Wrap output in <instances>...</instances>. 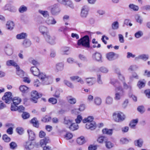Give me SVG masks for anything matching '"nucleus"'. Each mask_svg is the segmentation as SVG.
<instances>
[{
	"mask_svg": "<svg viewBox=\"0 0 150 150\" xmlns=\"http://www.w3.org/2000/svg\"><path fill=\"white\" fill-rule=\"evenodd\" d=\"M107 138L103 136H100L99 137L97 140V142L100 143H102L103 142L105 143L107 142Z\"/></svg>",
	"mask_w": 150,
	"mask_h": 150,
	"instance_id": "nucleus-32",
	"label": "nucleus"
},
{
	"mask_svg": "<svg viewBox=\"0 0 150 150\" xmlns=\"http://www.w3.org/2000/svg\"><path fill=\"white\" fill-rule=\"evenodd\" d=\"M144 93L148 98H150V89L145 90Z\"/></svg>",
	"mask_w": 150,
	"mask_h": 150,
	"instance_id": "nucleus-64",
	"label": "nucleus"
},
{
	"mask_svg": "<svg viewBox=\"0 0 150 150\" xmlns=\"http://www.w3.org/2000/svg\"><path fill=\"white\" fill-rule=\"evenodd\" d=\"M139 79V76L138 74L134 72L132 74V75L130 76L129 81L132 82L134 80V79Z\"/></svg>",
	"mask_w": 150,
	"mask_h": 150,
	"instance_id": "nucleus-37",
	"label": "nucleus"
},
{
	"mask_svg": "<svg viewBox=\"0 0 150 150\" xmlns=\"http://www.w3.org/2000/svg\"><path fill=\"white\" fill-rule=\"evenodd\" d=\"M14 25V23L13 22L9 21L7 22L6 26L8 29L12 30L13 28Z\"/></svg>",
	"mask_w": 150,
	"mask_h": 150,
	"instance_id": "nucleus-30",
	"label": "nucleus"
},
{
	"mask_svg": "<svg viewBox=\"0 0 150 150\" xmlns=\"http://www.w3.org/2000/svg\"><path fill=\"white\" fill-rule=\"evenodd\" d=\"M45 22L48 25H54L57 23V21L53 17L50 16L47 19Z\"/></svg>",
	"mask_w": 150,
	"mask_h": 150,
	"instance_id": "nucleus-12",
	"label": "nucleus"
},
{
	"mask_svg": "<svg viewBox=\"0 0 150 150\" xmlns=\"http://www.w3.org/2000/svg\"><path fill=\"white\" fill-rule=\"evenodd\" d=\"M31 122L33 125L37 127H38L39 126V123L38 121L37 120V119L35 118H34L31 120Z\"/></svg>",
	"mask_w": 150,
	"mask_h": 150,
	"instance_id": "nucleus-44",
	"label": "nucleus"
},
{
	"mask_svg": "<svg viewBox=\"0 0 150 150\" xmlns=\"http://www.w3.org/2000/svg\"><path fill=\"white\" fill-rule=\"evenodd\" d=\"M113 101V100L112 98L108 96L106 98V103L108 105H110L112 103Z\"/></svg>",
	"mask_w": 150,
	"mask_h": 150,
	"instance_id": "nucleus-51",
	"label": "nucleus"
},
{
	"mask_svg": "<svg viewBox=\"0 0 150 150\" xmlns=\"http://www.w3.org/2000/svg\"><path fill=\"white\" fill-rule=\"evenodd\" d=\"M3 139L5 142H8L10 141L11 139L6 134H4L2 137Z\"/></svg>",
	"mask_w": 150,
	"mask_h": 150,
	"instance_id": "nucleus-54",
	"label": "nucleus"
},
{
	"mask_svg": "<svg viewBox=\"0 0 150 150\" xmlns=\"http://www.w3.org/2000/svg\"><path fill=\"white\" fill-rule=\"evenodd\" d=\"M24 150H30V149L33 147V142L31 141L26 142L24 144Z\"/></svg>",
	"mask_w": 150,
	"mask_h": 150,
	"instance_id": "nucleus-20",
	"label": "nucleus"
},
{
	"mask_svg": "<svg viewBox=\"0 0 150 150\" xmlns=\"http://www.w3.org/2000/svg\"><path fill=\"white\" fill-rule=\"evenodd\" d=\"M94 102L96 105H99L101 104L102 100L100 98L96 97L94 99Z\"/></svg>",
	"mask_w": 150,
	"mask_h": 150,
	"instance_id": "nucleus-43",
	"label": "nucleus"
},
{
	"mask_svg": "<svg viewBox=\"0 0 150 150\" xmlns=\"http://www.w3.org/2000/svg\"><path fill=\"white\" fill-rule=\"evenodd\" d=\"M129 7L131 9L134 11H137L139 9L138 6L133 4H130L129 5Z\"/></svg>",
	"mask_w": 150,
	"mask_h": 150,
	"instance_id": "nucleus-48",
	"label": "nucleus"
},
{
	"mask_svg": "<svg viewBox=\"0 0 150 150\" xmlns=\"http://www.w3.org/2000/svg\"><path fill=\"white\" fill-rule=\"evenodd\" d=\"M50 12L54 16L57 15L60 12V10L58 4H55L51 6Z\"/></svg>",
	"mask_w": 150,
	"mask_h": 150,
	"instance_id": "nucleus-6",
	"label": "nucleus"
},
{
	"mask_svg": "<svg viewBox=\"0 0 150 150\" xmlns=\"http://www.w3.org/2000/svg\"><path fill=\"white\" fill-rule=\"evenodd\" d=\"M138 111L141 113H143L145 112V109L143 106H140L137 108Z\"/></svg>",
	"mask_w": 150,
	"mask_h": 150,
	"instance_id": "nucleus-60",
	"label": "nucleus"
},
{
	"mask_svg": "<svg viewBox=\"0 0 150 150\" xmlns=\"http://www.w3.org/2000/svg\"><path fill=\"white\" fill-rule=\"evenodd\" d=\"M39 31L44 36L45 35L48 33L49 30L48 28L44 25H41L39 28Z\"/></svg>",
	"mask_w": 150,
	"mask_h": 150,
	"instance_id": "nucleus-13",
	"label": "nucleus"
},
{
	"mask_svg": "<svg viewBox=\"0 0 150 150\" xmlns=\"http://www.w3.org/2000/svg\"><path fill=\"white\" fill-rule=\"evenodd\" d=\"M115 55L118 56V55L113 52H111L107 53L106 55V57L109 60L112 61L114 59V57Z\"/></svg>",
	"mask_w": 150,
	"mask_h": 150,
	"instance_id": "nucleus-21",
	"label": "nucleus"
},
{
	"mask_svg": "<svg viewBox=\"0 0 150 150\" xmlns=\"http://www.w3.org/2000/svg\"><path fill=\"white\" fill-rule=\"evenodd\" d=\"M12 101L14 104L18 105L21 102V100L19 97H16L13 98Z\"/></svg>",
	"mask_w": 150,
	"mask_h": 150,
	"instance_id": "nucleus-38",
	"label": "nucleus"
},
{
	"mask_svg": "<svg viewBox=\"0 0 150 150\" xmlns=\"http://www.w3.org/2000/svg\"><path fill=\"white\" fill-rule=\"evenodd\" d=\"M115 71L118 75V78L121 81V82L125 81V77L123 75L121 74L119 69H115Z\"/></svg>",
	"mask_w": 150,
	"mask_h": 150,
	"instance_id": "nucleus-25",
	"label": "nucleus"
},
{
	"mask_svg": "<svg viewBox=\"0 0 150 150\" xmlns=\"http://www.w3.org/2000/svg\"><path fill=\"white\" fill-rule=\"evenodd\" d=\"M84 137L81 136L77 138V142L78 144L81 145L84 143Z\"/></svg>",
	"mask_w": 150,
	"mask_h": 150,
	"instance_id": "nucleus-40",
	"label": "nucleus"
},
{
	"mask_svg": "<svg viewBox=\"0 0 150 150\" xmlns=\"http://www.w3.org/2000/svg\"><path fill=\"white\" fill-rule=\"evenodd\" d=\"M6 54L8 55H11L13 53V50L11 47H6L5 49Z\"/></svg>",
	"mask_w": 150,
	"mask_h": 150,
	"instance_id": "nucleus-47",
	"label": "nucleus"
},
{
	"mask_svg": "<svg viewBox=\"0 0 150 150\" xmlns=\"http://www.w3.org/2000/svg\"><path fill=\"white\" fill-rule=\"evenodd\" d=\"M143 143V140L141 139H139L134 141L135 145L139 147H141L142 146Z\"/></svg>",
	"mask_w": 150,
	"mask_h": 150,
	"instance_id": "nucleus-31",
	"label": "nucleus"
},
{
	"mask_svg": "<svg viewBox=\"0 0 150 150\" xmlns=\"http://www.w3.org/2000/svg\"><path fill=\"white\" fill-rule=\"evenodd\" d=\"M64 64L62 63H59L56 65L55 71L57 72L62 71L64 69Z\"/></svg>",
	"mask_w": 150,
	"mask_h": 150,
	"instance_id": "nucleus-19",
	"label": "nucleus"
},
{
	"mask_svg": "<svg viewBox=\"0 0 150 150\" xmlns=\"http://www.w3.org/2000/svg\"><path fill=\"white\" fill-rule=\"evenodd\" d=\"M22 116L24 119H26L29 117L30 115L29 113L26 112H24L22 114Z\"/></svg>",
	"mask_w": 150,
	"mask_h": 150,
	"instance_id": "nucleus-63",
	"label": "nucleus"
},
{
	"mask_svg": "<svg viewBox=\"0 0 150 150\" xmlns=\"http://www.w3.org/2000/svg\"><path fill=\"white\" fill-rule=\"evenodd\" d=\"M116 81V80L115 79H111L110 82V83L113 85L115 87V90L116 91H120L121 92H116L115 94L114 97V99L116 100H120L121 97L123 95L124 91L122 87L120 86H118L115 83V82Z\"/></svg>",
	"mask_w": 150,
	"mask_h": 150,
	"instance_id": "nucleus-2",
	"label": "nucleus"
},
{
	"mask_svg": "<svg viewBox=\"0 0 150 150\" xmlns=\"http://www.w3.org/2000/svg\"><path fill=\"white\" fill-rule=\"evenodd\" d=\"M68 102L69 104L73 105L76 102V99L71 96H69L67 97Z\"/></svg>",
	"mask_w": 150,
	"mask_h": 150,
	"instance_id": "nucleus-18",
	"label": "nucleus"
},
{
	"mask_svg": "<svg viewBox=\"0 0 150 150\" xmlns=\"http://www.w3.org/2000/svg\"><path fill=\"white\" fill-rule=\"evenodd\" d=\"M42 94H39L36 91H33L31 93V101L34 103H36L37 102L38 98L42 96Z\"/></svg>",
	"mask_w": 150,
	"mask_h": 150,
	"instance_id": "nucleus-5",
	"label": "nucleus"
},
{
	"mask_svg": "<svg viewBox=\"0 0 150 150\" xmlns=\"http://www.w3.org/2000/svg\"><path fill=\"white\" fill-rule=\"evenodd\" d=\"M27 35L26 33H22L18 34L16 36V38L18 39H23L26 37Z\"/></svg>",
	"mask_w": 150,
	"mask_h": 150,
	"instance_id": "nucleus-36",
	"label": "nucleus"
},
{
	"mask_svg": "<svg viewBox=\"0 0 150 150\" xmlns=\"http://www.w3.org/2000/svg\"><path fill=\"white\" fill-rule=\"evenodd\" d=\"M38 11L45 18H47L49 16V12L47 11L39 10Z\"/></svg>",
	"mask_w": 150,
	"mask_h": 150,
	"instance_id": "nucleus-33",
	"label": "nucleus"
},
{
	"mask_svg": "<svg viewBox=\"0 0 150 150\" xmlns=\"http://www.w3.org/2000/svg\"><path fill=\"white\" fill-rule=\"evenodd\" d=\"M143 35L142 32L141 31H139L135 34L134 36L136 38H139L142 37Z\"/></svg>",
	"mask_w": 150,
	"mask_h": 150,
	"instance_id": "nucleus-56",
	"label": "nucleus"
},
{
	"mask_svg": "<svg viewBox=\"0 0 150 150\" xmlns=\"http://www.w3.org/2000/svg\"><path fill=\"white\" fill-rule=\"evenodd\" d=\"M70 48L69 47H64L63 49L62 52L64 54H68Z\"/></svg>",
	"mask_w": 150,
	"mask_h": 150,
	"instance_id": "nucleus-52",
	"label": "nucleus"
},
{
	"mask_svg": "<svg viewBox=\"0 0 150 150\" xmlns=\"http://www.w3.org/2000/svg\"><path fill=\"white\" fill-rule=\"evenodd\" d=\"M85 80L86 84L89 86L95 84L96 82V78L93 77L86 78Z\"/></svg>",
	"mask_w": 150,
	"mask_h": 150,
	"instance_id": "nucleus-10",
	"label": "nucleus"
},
{
	"mask_svg": "<svg viewBox=\"0 0 150 150\" xmlns=\"http://www.w3.org/2000/svg\"><path fill=\"white\" fill-rule=\"evenodd\" d=\"M31 45V42L30 40L25 39L24 40L22 43V45L24 47H27L30 46Z\"/></svg>",
	"mask_w": 150,
	"mask_h": 150,
	"instance_id": "nucleus-27",
	"label": "nucleus"
},
{
	"mask_svg": "<svg viewBox=\"0 0 150 150\" xmlns=\"http://www.w3.org/2000/svg\"><path fill=\"white\" fill-rule=\"evenodd\" d=\"M146 82V81L144 79L142 80H140L137 83V86L139 89H141L144 87Z\"/></svg>",
	"mask_w": 150,
	"mask_h": 150,
	"instance_id": "nucleus-24",
	"label": "nucleus"
},
{
	"mask_svg": "<svg viewBox=\"0 0 150 150\" xmlns=\"http://www.w3.org/2000/svg\"><path fill=\"white\" fill-rule=\"evenodd\" d=\"M49 102L53 104H56L57 102V100L54 98H51L48 100Z\"/></svg>",
	"mask_w": 150,
	"mask_h": 150,
	"instance_id": "nucleus-61",
	"label": "nucleus"
},
{
	"mask_svg": "<svg viewBox=\"0 0 150 150\" xmlns=\"http://www.w3.org/2000/svg\"><path fill=\"white\" fill-rule=\"evenodd\" d=\"M77 44L79 45H82L86 47H89V40L88 35L84 36L82 38L78 40Z\"/></svg>",
	"mask_w": 150,
	"mask_h": 150,
	"instance_id": "nucleus-4",
	"label": "nucleus"
},
{
	"mask_svg": "<svg viewBox=\"0 0 150 150\" xmlns=\"http://www.w3.org/2000/svg\"><path fill=\"white\" fill-rule=\"evenodd\" d=\"M99 71L103 73H107L108 72V69L103 67H100L99 68Z\"/></svg>",
	"mask_w": 150,
	"mask_h": 150,
	"instance_id": "nucleus-55",
	"label": "nucleus"
},
{
	"mask_svg": "<svg viewBox=\"0 0 150 150\" xmlns=\"http://www.w3.org/2000/svg\"><path fill=\"white\" fill-rule=\"evenodd\" d=\"M16 69V73L17 74L21 77L24 76V73L23 71L20 69V68L18 69Z\"/></svg>",
	"mask_w": 150,
	"mask_h": 150,
	"instance_id": "nucleus-53",
	"label": "nucleus"
},
{
	"mask_svg": "<svg viewBox=\"0 0 150 150\" xmlns=\"http://www.w3.org/2000/svg\"><path fill=\"white\" fill-rule=\"evenodd\" d=\"M6 65L8 66H13L16 68V69H18L19 67L17 64L13 60H8L6 62Z\"/></svg>",
	"mask_w": 150,
	"mask_h": 150,
	"instance_id": "nucleus-17",
	"label": "nucleus"
},
{
	"mask_svg": "<svg viewBox=\"0 0 150 150\" xmlns=\"http://www.w3.org/2000/svg\"><path fill=\"white\" fill-rule=\"evenodd\" d=\"M102 132L103 134L109 135H111L112 133V129H109L105 128L103 129Z\"/></svg>",
	"mask_w": 150,
	"mask_h": 150,
	"instance_id": "nucleus-34",
	"label": "nucleus"
},
{
	"mask_svg": "<svg viewBox=\"0 0 150 150\" xmlns=\"http://www.w3.org/2000/svg\"><path fill=\"white\" fill-rule=\"evenodd\" d=\"M73 122V120L68 117H66L64 118V123L69 127Z\"/></svg>",
	"mask_w": 150,
	"mask_h": 150,
	"instance_id": "nucleus-23",
	"label": "nucleus"
},
{
	"mask_svg": "<svg viewBox=\"0 0 150 150\" xmlns=\"http://www.w3.org/2000/svg\"><path fill=\"white\" fill-rule=\"evenodd\" d=\"M27 8L25 6L22 5L21 6L19 9V11L20 13H23L27 11Z\"/></svg>",
	"mask_w": 150,
	"mask_h": 150,
	"instance_id": "nucleus-50",
	"label": "nucleus"
},
{
	"mask_svg": "<svg viewBox=\"0 0 150 150\" xmlns=\"http://www.w3.org/2000/svg\"><path fill=\"white\" fill-rule=\"evenodd\" d=\"M64 83L65 84L71 88H73L74 87L73 84L71 83L67 80H64Z\"/></svg>",
	"mask_w": 150,
	"mask_h": 150,
	"instance_id": "nucleus-42",
	"label": "nucleus"
},
{
	"mask_svg": "<svg viewBox=\"0 0 150 150\" xmlns=\"http://www.w3.org/2000/svg\"><path fill=\"white\" fill-rule=\"evenodd\" d=\"M149 58L148 55H146L145 54H142L140 55L135 57V60L136 61H138L139 59H142L144 61H146Z\"/></svg>",
	"mask_w": 150,
	"mask_h": 150,
	"instance_id": "nucleus-22",
	"label": "nucleus"
},
{
	"mask_svg": "<svg viewBox=\"0 0 150 150\" xmlns=\"http://www.w3.org/2000/svg\"><path fill=\"white\" fill-rule=\"evenodd\" d=\"M92 58L98 62H102V57L101 54L99 52H96L92 55Z\"/></svg>",
	"mask_w": 150,
	"mask_h": 150,
	"instance_id": "nucleus-14",
	"label": "nucleus"
},
{
	"mask_svg": "<svg viewBox=\"0 0 150 150\" xmlns=\"http://www.w3.org/2000/svg\"><path fill=\"white\" fill-rule=\"evenodd\" d=\"M10 148L12 149H14L17 146L16 143L14 142H11L9 144Z\"/></svg>",
	"mask_w": 150,
	"mask_h": 150,
	"instance_id": "nucleus-62",
	"label": "nucleus"
},
{
	"mask_svg": "<svg viewBox=\"0 0 150 150\" xmlns=\"http://www.w3.org/2000/svg\"><path fill=\"white\" fill-rule=\"evenodd\" d=\"M49 140L48 138H45L40 141V144L41 146L43 148L49 142Z\"/></svg>",
	"mask_w": 150,
	"mask_h": 150,
	"instance_id": "nucleus-28",
	"label": "nucleus"
},
{
	"mask_svg": "<svg viewBox=\"0 0 150 150\" xmlns=\"http://www.w3.org/2000/svg\"><path fill=\"white\" fill-rule=\"evenodd\" d=\"M113 118L115 122H119L124 120L125 118V115L122 112H116L113 113Z\"/></svg>",
	"mask_w": 150,
	"mask_h": 150,
	"instance_id": "nucleus-3",
	"label": "nucleus"
},
{
	"mask_svg": "<svg viewBox=\"0 0 150 150\" xmlns=\"http://www.w3.org/2000/svg\"><path fill=\"white\" fill-rule=\"evenodd\" d=\"M27 133L28 134L29 140L28 141H31L32 142V141L33 140L35 137V134L33 131L30 129H28L27 130Z\"/></svg>",
	"mask_w": 150,
	"mask_h": 150,
	"instance_id": "nucleus-16",
	"label": "nucleus"
},
{
	"mask_svg": "<svg viewBox=\"0 0 150 150\" xmlns=\"http://www.w3.org/2000/svg\"><path fill=\"white\" fill-rule=\"evenodd\" d=\"M18 105L14 104L13 103L11 104V110L12 111H15L18 110V108L17 105Z\"/></svg>",
	"mask_w": 150,
	"mask_h": 150,
	"instance_id": "nucleus-59",
	"label": "nucleus"
},
{
	"mask_svg": "<svg viewBox=\"0 0 150 150\" xmlns=\"http://www.w3.org/2000/svg\"><path fill=\"white\" fill-rule=\"evenodd\" d=\"M112 28L114 30H117L119 28V24L118 22L116 21L113 22L111 25Z\"/></svg>",
	"mask_w": 150,
	"mask_h": 150,
	"instance_id": "nucleus-39",
	"label": "nucleus"
},
{
	"mask_svg": "<svg viewBox=\"0 0 150 150\" xmlns=\"http://www.w3.org/2000/svg\"><path fill=\"white\" fill-rule=\"evenodd\" d=\"M12 93L11 92H6L4 94L2 99L5 102L7 103L11 101L12 99Z\"/></svg>",
	"mask_w": 150,
	"mask_h": 150,
	"instance_id": "nucleus-9",
	"label": "nucleus"
},
{
	"mask_svg": "<svg viewBox=\"0 0 150 150\" xmlns=\"http://www.w3.org/2000/svg\"><path fill=\"white\" fill-rule=\"evenodd\" d=\"M129 142V140L125 138H121L120 140V143L122 144H127Z\"/></svg>",
	"mask_w": 150,
	"mask_h": 150,
	"instance_id": "nucleus-57",
	"label": "nucleus"
},
{
	"mask_svg": "<svg viewBox=\"0 0 150 150\" xmlns=\"http://www.w3.org/2000/svg\"><path fill=\"white\" fill-rule=\"evenodd\" d=\"M30 71L34 76H38L42 83L46 84L50 83L52 79L51 77L46 75L45 73H40L39 69L35 67H32L31 68Z\"/></svg>",
	"mask_w": 150,
	"mask_h": 150,
	"instance_id": "nucleus-1",
	"label": "nucleus"
},
{
	"mask_svg": "<svg viewBox=\"0 0 150 150\" xmlns=\"http://www.w3.org/2000/svg\"><path fill=\"white\" fill-rule=\"evenodd\" d=\"M69 128L71 130L74 131L79 128V126L78 124L76 123H72L69 127Z\"/></svg>",
	"mask_w": 150,
	"mask_h": 150,
	"instance_id": "nucleus-26",
	"label": "nucleus"
},
{
	"mask_svg": "<svg viewBox=\"0 0 150 150\" xmlns=\"http://www.w3.org/2000/svg\"><path fill=\"white\" fill-rule=\"evenodd\" d=\"M93 117L92 116H88L87 118H85L83 120V122L84 123L88 122H94L93 120Z\"/></svg>",
	"mask_w": 150,
	"mask_h": 150,
	"instance_id": "nucleus-35",
	"label": "nucleus"
},
{
	"mask_svg": "<svg viewBox=\"0 0 150 150\" xmlns=\"http://www.w3.org/2000/svg\"><path fill=\"white\" fill-rule=\"evenodd\" d=\"M89 10L88 6H83L81 9L80 13L81 17L83 18H86L88 15Z\"/></svg>",
	"mask_w": 150,
	"mask_h": 150,
	"instance_id": "nucleus-8",
	"label": "nucleus"
},
{
	"mask_svg": "<svg viewBox=\"0 0 150 150\" xmlns=\"http://www.w3.org/2000/svg\"><path fill=\"white\" fill-rule=\"evenodd\" d=\"M46 41L50 44H53L54 43L55 37L54 36L51 35L49 33L45 35L44 36Z\"/></svg>",
	"mask_w": 150,
	"mask_h": 150,
	"instance_id": "nucleus-7",
	"label": "nucleus"
},
{
	"mask_svg": "<svg viewBox=\"0 0 150 150\" xmlns=\"http://www.w3.org/2000/svg\"><path fill=\"white\" fill-rule=\"evenodd\" d=\"M135 19L137 22L139 23L140 24H142L143 22V20L142 17L139 15H136L135 16Z\"/></svg>",
	"mask_w": 150,
	"mask_h": 150,
	"instance_id": "nucleus-45",
	"label": "nucleus"
},
{
	"mask_svg": "<svg viewBox=\"0 0 150 150\" xmlns=\"http://www.w3.org/2000/svg\"><path fill=\"white\" fill-rule=\"evenodd\" d=\"M29 61L31 64L34 65L36 66L39 65V63L38 61L32 58H29Z\"/></svg>",
	"mask_w": 150,
	"mask_h": 150,
	"instance_id": "nucleus-46",
	"label": "nucleus"
},
{
	"mask_svg": "<svg viewBox=\"0 0 150 150\" xmlns=\"http://www.w3.org/2000/svg\"><path fill=\"white\" fill-rule=\"evenodd\" d=\"M67 62L69 64H73L74 63H76V62L73 58L69 57L67 59Z\"/></svg>",
	"mask_w": 150,
	"mask_h": 150,
	"instance_id": "nucleus-58",
	"label": "nucleus"
},
{
	"mask_svg": "<svg viewBox=\"0 0 150 150\" xmlns=\"http://www.w3.org/2000/svg\"><path fill=\"white\" fill-rule=\"evenodd\" d=\"M86 127L87 129H90L91 130H93L95 129L96 127V125L95 122H88L86 123Z\"/></svg>",
	"mask_w": 150,
	"mask_h": 150,
	"instance_id": "nucleus-11",
	"label": "nucleus"
},
{
	"mask_svg": "<svg viewBox=\"0 0 150 150\" xmlns=\"http://www.w3.org/2000/svg\"><path fill=\"white\" fill-rule=\"evenodd\" d=\"M65 6H68L71 8H74V6L72 2L70 1H65V3L64 4Z\"/></svg>",
	"mask_w": 150,
	"mask_h": 150,
	"instance_id": "nucleus-41",
	"label": "nucleus"
},
{
	"mask_svg": "<svg viewBox=\"0 0 150 150\" xmlns=\"http://www.w3.org/2000/svg\"><path fill=\"white\" fill-rule=\"evenodd\" d=\"M115 79L116 80V81L115 82V83H116L118 86H120L122 87V86H123L124 88L126 89H127L129 88H131V87L125 83V81L120 82L118 81L117 79Z\"/></svg>",
	"mask_w": 150,
	"mask_h": 150,
	"instance_id": "nucleus-15",
	"label": "nucleus"
},
{
	"mask_svg": "<svg viewBox=\"0 0 150 150\" xmlns=\"http://www.w3.org/2000/svg\"><path fill=\"white\" fill-rule=\"evenodd\" d=\"M20 90L23 93L25 92L28 89V88L24 85L21 86L19 87Z\"/></svg>",
	"mask_w": 150,
	"mask_h": 150,
	"instance_id": "nucleus-49",
	"label": "nucleus"
},
{
	"mask_svg": "<svg viewBox=\"0 0 150 150\" xmlns=\"http://www.w3.org/2000/svg\"><path fill=\"white\" fill-rule=\"evenodd\" d=\"M138 119L137 118L136 119L132 120L130 122L129 125L132 128H134L138 123Z\"/></svg>",
	"mask_w": 150,
	"mask_h": 150,
	"instance_id": "nucleus-29",
	"label": "nucleus"
}]
</instances>
